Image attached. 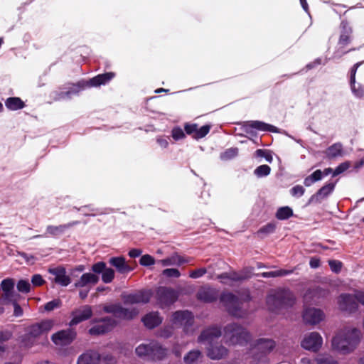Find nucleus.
<instances>
[{"label": "nucleus", "mask_w": 364, "mask_h": 364, "mask_svg": "<svg viewBox=\"0 0 364 364\" xmlns=\"http://www.w3.org/2000/svg\"><path fill=\"white\" fill-rule=\"evenodd\" d=\"M294 301L295 297L292 292L282 289L270 291L266 299L268 309L274 312L292 306Z\"/></svg>", "instance_id": "nucleus-4"}, {"label": "nucleus", "mask_w": 364, "mask_h": 364, "mask_svg": "<svg viewBox=\"0 0 364 364\" xmlns=\"http://www.w3.org/2000/svg\"><path fill=\"white\" fill-rule=\"evenodd\" d=\"M339 309L342 311L352 312L357 309L358 302L355 295L341 294L338 299Z\"/></svg>", "instance_id": "nucleus-17"}, {"label": "nucleus", "mask_w": 364, "mask_h": 364, "mask_svg": "<svg viewBox=\"0 0 364 364\" xmlns=\"http://www.w3.org/2000/svg\"><path fill=\"white\" fill-rule=\"evenodd\" d=\"M220 301L231 315L237 318H242L246 315L247 311L242 309L241 301L232 293H223L220 296Z\"/></svg>", "instance_id": "nucleus-7"}, {"label": "nucleus", "mask_w": 364, "mask_h": 364, "mask_svg": "<svg viewBox=\"0 0 364 364\" xmlns=\"http://www.w3.org/2000/svg\"><path fill=\"white\" fill-rule=\"evenodd\" d=\"M341 33L340 36V38L338 41V48L333 53V58H340L343 56V55L348 53L350 50H354L355 49H350L348 50H344L343 48L346 46L350 43V35L352 33V29L348 26V23L345 21L341 22Z\"/></svg>", "instance_id": "nucleus-8"}, {"label": "nucleus", "mask_w": 364, "mask_h": 364, "mask_svg": "<svg viewBox=\"0 0 364 364\" xmlns=\"http://www.w3.org/2000/svg\"><path fill=\"white\" fill-rule=\"evenodd\" d=\"M357 302H360L363 305H364V291H357L355 294Z\"/></svg>", "instance_id": "nucleus-64"}, {"label": "nucleus", "mask_w": 364, "mask_h": 364, "mask_svg": "<svg viewBox=\"0 0 364 364\" xmlns=\"http://www.w3.org/2000/svg\"><path fill=\"white\" fill-rule=\"evenodd\" d=\"M171 136L175 140H180L185 137L183 130L180 127H175L172 129Z\"/></svg>", "instance_id": "nucleus-51"}, {"label": "nucleus", "mask_w": 364, "mask_h": 364, "mask_svg": "<svg viewBox=\"0 0 364 364\" xmlns=\"http://www.w3.org/2000/svg\"><path fill=\"white\" fill-rule=\"evenodd\" d=\"M326 155L329 159L336 158L343 155V146L340 143H336L326 150Z\"/></svg>", "instance_id": "nucleus-35"}, {"label": "nucleus", "mask_w": 364, "mask_h": 364, "mask_svg": "<svg viewBox=\"0 0 364 364\" xmlns=\"http://www.w3.org/2000/svg\"><path fill=\"white\" fill-rule=\"evenodd\" d=\"M328 264L331 267V269L336 273H338L341 270L342 263L338 260H329Z\"/></svg>", "instance_id": "nucleus-54"}, {"label": "nucleus", "mask_w": 364, "mask_h": 364, "mask_svg": "<svg viewBox=\"0 0 364 364\" xmlns=\"http://www.w3.org/2000/svg\"><path fill=\"white\" fill-rule=\"evenodd\" d=\"M115 324V321L111 318H105L99 323L89 330L91 335H100L109 331Z\"/></svg>", "instance_id": "nucleus-23"}, {"label": "nucleus", "mask_w": 364, "mask_h": 364, "mask_svg": "<svg viewBox=\"0 0 364 364\" xmlns=\"http://www.w3.org/2000/svg\"><path fill=\"white\" fill-rule=\"evenodd\" d=\"M315 182L320 181L323 178V173L321 170L315 171L312 174L310 175Z\"/></svg>", "instance_id": "nucleus-63"}, {"label": "nucleus", "mask_w": 364, "mask_h": 364, "mask_svg": "<svg viewBox=\"0 0 364 364\" xmlns=\"http://www.w3.org/2000/svg\"><path fill=\"white\" fill-rule=\"evenodd\" d=\"M224 338L229 345H246L251 338L250 333L236 323L227 325L224 328Z\"/></svg>", "instance_id": "nucleus-6"}, {"label": "nucleus", "mask_w": 364, "mask_h": 364, "mask_svg": "<svg viewBox=\"0 0 364 364\" xmlns=\"http://www.w3.org/2000/svg\"><path fill=\"white\" fill-rule=\"evenodd\" d=\"M78 224L77 221H73L67 224L60 225H48L46 228V234L51 236H58L65 232L68 229Z\"/></svg>", "instance_id": "nucleus-31"}, {"label": "nucleus", "mask_w": 364, "mask_h": 364, "mask_svg": "<svg viewBox=\"0 0 364 364\" xmlns=\"http://www.w3.org/2000/svg\"><path fill=\"white\" fill-rule=\"evenodd\" d=\"M142 322L148 328H154L161 323L163 318L158 312H150L142 318Z\"/></svg>", "instance_id": "nucleus-28"}, {"label": "nucleus", "mask_w": 364, "mask_h": 364, "mask_svg": "<svg viewBox=\"0 0 364 364\" xmlns=\"http://www.w3.org/2000/svg\"><path fill=\"white\" fill-rule=\"evenodd\" d=\"M323 345V338L318 332H311L304 335L301 346L307 350L317 352Z\"/></svg>", "instance_id": "nucleus-11"}, {"label": "nucleus", "mask_w": 364, "mask_h": 364, "mask_svg": "<svg viewBox=\"0 0 364 364\" xmlns=\"http://www.w3.org/2000/svg\"><path fill=\"white\" fill-rule=\"evenodd\" d=\"M99 281V277L93 273H85L75 283V287L77 288L87 287L90 289L92 286L96 284Z\"/></svg>", "instance_id": "nucleus-24"}, {"label": "nucleus", "mask_w": 364, "mask_h": 364, "mask_svg": "<svg viewBox=\"0 0 364 364\" xmlns=\"http://www.w3.org/2000/svg\"><path fill=\"white\" fill-rule=\"evenodd\" d=\"M156 296L162 307L174 303L178 298L177 294L174 290L166 287L159 288Z\"/></svg>", "instance_id": "nucleus-13"}, {"label": "nucleus", "mask_w": 364, "mask_h": 364, "mask_svg": "<svg viewBox=\"0 0 364 364\" xmlns=\"http://www.w3.org/2000/svg\"><path fill=\"white\" fill-rule=\"evenodd\" d=\"M156 142L163 149H166L168 146V137L159 136L156 139Z\"/></svg>", "instance_id": "nucleus-61"}, {"label": "nucleus", "mask_w": 364, "mask_h": 364, "mask_svg": "<svg viewBox=\"0 0 364 364\" xmlns=\"http://www.w3.org/2000/svg\"><path fill=\"white\" fill-rule=\"evenodd\" d=\"M136 354L147 360H160L167 354V349L163 348L156 341L141 343L135 349Z\"/></svg>", "instance_id": "nucleus-5"}, {"label": "nucleus", "mask_w": 364, "mask_h": 364, "mask_svg": "<svg viewBox=\"0 0 364 364\" xmlns=\"http://www.w3.org/2000/svg\"><path fill=\"white\" fill-rule=\"evenodd\" d=\"M207 272L205 268H199L190 272L189 277L193 279H198L203 277Z\"/></svg>", "instance_id": "nucleus-55"}, {"label": "nucleus", "mask_w": 364, "mask_h": 364, "mask_svg": "<svg viewBox=\"0 0 364 364\" xmlns=\"http://www.w3.org/2000/svg\"><path fill=\"white\" fill-rule=\"evenodd\" d=\"M255 156L257 157H264L267 161L271 163L273 160V157L268 150H264V149H257L255 151Z\"/></svg>", "instance_id": "nucleus-46"}, {"label": "nucleus", "mask_w": 364, "mask_h": 364, "mask_svg": "<svg viewBox=\"0 0 364 364\" xmlns=\"http://www.w3.org/2000/svg\"><path fill=\"white\" fill-rule=\"evenodd\" d=\"M221 336V330L218 326H212L204 330L198 338V342H207L209 344Z\"/></svg>", "instance_id": "nucleus-21"}, {"label": "nucleus", "mask_w": 364, "mask_h": 364, "mask_svg": "<svg viewBox=\"0 0 364 364\" xmlns=\"http://www.w3.org/2000/svg\"><path fill=\"white\" fill-rule=\"evenodd\" d=\"M11 304L14 306V315L16 317H20L23 315V311L22 308L20 306V305L17 303L16 299H15L13 302Z\"/></svg>", "instance_id": "nucleus-58"}, {"label": "nucleus", "mask_w": 364, "mask_h": 364, "mask_svg": "<svg viewBox=\"0 0 364 364\" xmlns=\"http://www.w3.org/2000/svg\"><path fill=\"white\" fill-rule=\"evenodd\" d=\"M109 263L114 267L117 271L121 274H124L132 271V268L127 264L125 259L122 257H111Z\"/></svg>", "instance_id": "nucleus-29"}, {"label": "nucleus", "mask_w": 364, "mask_h": 364, "mask_svg": "<svg viewBox=\"0 0 364 364\" xmlns=\"http://www.w3.org/2000/svg\"><path fill=\"white\" fill-rule=\"evenodd\" d=\"M293 215L291 208L288 206L282 207L278 209L276 217L279 220H286L289 218Z\"/></svg>", "instance_id": "nucleus-39"}, {"label": "nucleus", "mask_w": 364, "mask_h": 364, "mask_svg": "<svg viewBox=\"0 0 364 364\" xmlns=\"http://www.w3.org/2000/svg\"><path fill=\"white\" fill-rule=\"evenodd\" d=\"M183 360L186 364H200L202 362V355L198 350H191L184 356Z\"/></svg>", "instance_id": "nucleus-34"}, {"label": "nucleus", "mask_w": 364, "mask_h": 364, "mask_svg": "<svg viewBox=\"0 0 364 364\" xmlns=\"http://www.w3.org/2000/svg\"><path fill=\"white\" fill-rule=\"evenodd\" d=\"M208 356L212 360H219L223 358L228 353V350L222 346H212L207 348Z\"/></svg>", "instance_id": "nucleus-32"}, {"label": "nucleus", "mask_w": 364, "mask_h": 364, "mask_svg": "<svg viewBox=\"0 0 364 364\" xmlns=\"http://www.w3.org/2000/svg\"><path fill=\"white\" fill-rule=\"evenodd\" d=\"M323 312L316 308H306L303 313L304 321L307 324L316 325L323 320Z\"/></svg>", "instance_id": "nucleus-16"}, {"label": "nucleus", "mask_w": 364, "mask_h": 364, "mask_svg": "<svg viewBox=\"0 0 364 364\" xmlns=\"http://www.w3.org/2000/svg\"><path fill=\"white\" fill-rule=\"evenodd\" d=\"M164 276L167 277H176L178 278L181 276L180 272L177 269H166L162 272Z\"/></svg>", "instance_id": "nucleus-52"}, {"label": "nucleus", "mask_w": 364, "mask_h": 364, "mask_svg": "<svg viewBox=\"0 0 364 364\" xmlns=\"http://www.w3.org/2000/svg\"><path fill=\"white\" fill-rule=\"evenodd\" d=\"M61 305V301L59 299H54L46 303L44 306V309L47 311H51L56 308L60 307Z\"/></svg>", "instance_id": "nucleus-50"}, {"label": "nucleus", "mask_w": 364, "mask_h": 364, "mask_svg": "<svg viewBox=\"0 0 364 364\" xmlns=\"http://www.w3.org/2000/svg\"><path fill=\"white\" fill-rule=\"evenodd\" d=\"M6 107L10 110H18L24 107V102L19 97H9L5 102Z\"/></svg>", "instance_id": "nucleus-36"}, {"label": "nucleus", "mask_w": 364, "mask_h": 364, "mask_svg": "<svg viewBox=\"0 0 364 364\" xmlns=\"http://www.w3.org/2000/svg\"><path fill=\"white\" fill-rule=\"evenodd\" d=\"M92 315L91 306L85 305L72 312V319L69 323L70 326L78 324L79 323L87 320Z\"/></svg>", "instance_id": "nucleus-15"}, {"label": "nucleus", "mask_w": 364, "mask_h": 364, "mask_svg": "<svg viewBox=\"0 0 364 364\" xmlns=\"http://www.w3.org/2000/svg\"><path fill=\"white\" fill-rule=\"evenodd\" d=\"M48 272L55 276L54 282L63 287H67L71 282L69 276L66 274L65 268L62 267L50 268Z\"/></svg>", "instance_id": "nucleus-20"}, {"label": "nucleus", "mask_w": 364, "mask_h": 364, "mask_svg": "<svg viewBox=\"0 0 364 364\" xmlns=\"http://www.w3.org/2000/svg\"><path fill=\"white\" fill-rule=\"evenodd\" d=\"M14 281L7 278L1 281L0 284V304L6 305L16 299Z\"/></svg>", "instance_id": "nucleus-9"}, {"label": "nucleus", "mask_w": 364, "mask_h": 364, "mask_svg": "<svg viewBox=\"0 0 364 364\" xmlns=\"http://www.w3.org/2000/svg\"><path fill=\"white\" fill-rule=\"evenodd\" d=\"M31 282L33 286L39 287L45 283V280L43 279L41 274H34L31 278Z\"/></svg>", "instance_id": "nucleus-57"}, {"label": "nucleus", "mask_w": 364, "mask_h": 364, "mask_svg": "<svg viewBox=\"0 0 364 364\" xmlns=\"http://www.w3.org/2000/svg\"><path fill=\"white\" fill-rule=\"evenodd\" d=\"M292 270L279 269L276 271L263 272L261 274V276L264 278L282 277L290 274L291 273H292Z\"/></svg>", "instance_id": "nucleus-40"}, {"label": "nucleus", "mask_w": 364, "mask_h": 364, "mask_svg": "<svg viewBox=\"0 0 364 364\" xmlns=\"http://www.w3.org/2000/svg\"><path fill=\"white\" fill-rule=\"evenodd\" d=\"M115 76V73L112 72L100 74L87 81L88 87H98L109 82Z\"/></svg>", "instance_id": "nucleus-27"}, {"label": "nucleus", "mask_w": 364, "mask_h": 364, "mask_svg": "<svg viewBox=\"0 0 364 364\" xmlns=\"http://www.w3.org/2000/svg\"><path fill=\"white\" fill-rule=\"evenodd\" d=\"M103 310L106 313L112 314L115 317L122 319H132L139 313L135 308H123L120 304L105 305Z\"/></svg>", "instance_id": "nucleus-10"}, {"label": "nucleus", "mask_w": 364, "mask_h": 364, "mask_svg": "<svg viewBox=\"0 0 364 364\" xmlns=\"http://www.w3.org/2000/svg\"><path fill=\"white\" fill-rule=\"evenodd\" d=\"M276 229V225L274 223H270L267 224L266 225L262 227L258 231L257 235L264 237L267 235L272 234L274 232Z\"/></svg>", "instance_id": "nucleus-41"}, {"label": "nucleus", "mask_w": 364, "mask_h": 364, "mask_svg": "<svg viewBox=\"0 0 364 364\" xmlns=\"http://www.w3.org/2000/svg\"><path fill=\"white\" fill-rule=\"evenodd\" d=\"M243 127L245 131L247 133L251 132L250 129H255L264 132H279L278 128H277L276 127L261 121L246 122Z\"/></svg>", "instance_id": "nucleus-19"}, {"label": "nucleus", "mask_w": 364, "mask_h": 364, "mask_svg": "<svg viewBox=\"0 0 364 364\" xmlns=\"http://www.w3.org/2000/svg\"><path fill=\"white\" fill-rule=\"evenodd\" d=\"M171 326L165 327L161 332V336L165 338L170 337L173 333V328H183L186 334L192 333L191 326L193 323V316L188 311H177L174 312L171 318Z\"/></svg>", "instance_id": "nucleus-3"}, {"label": "nucleus", "mask_w": 364, "mask_h": 364, "mask_svg": "<svg viewBox=\"0 0 364 364\" xmlns=\"http://www.w3.org/2000/svg\"><path fill=\"white\" fill-rule=\"evenodd\" d=\"M237 154L238 149L237 148H230L221 153L220 158L221 160L227 161L233 159Z\"/></svg>", "instance_id": "nucleus-42"}, {"label": "nucleus", "mask_w": 364, "mask_h": 364, "mask_svg": "<svg viewBox=\"0 0 364 364\" xmlns=\"http://www.w3.org/2000/svg\"><path fill=\"white\" fill-rule=\"evenodd\" d=\"M12 336V333L10 331H1L0 332V342L4 343V341L9 340Z\"/></svg>", "instance_id": "nucleus-62"}, {"label": "nucleus", "mask_w": 364, "mask_h": 364, "mask_svg": "<svg viewBox=\"0 0 364 364\" xmlns=\"http://www.w3.org/2000/svg\"><path fill=\"white\" fill-rule=\"evenodd\" d=\"M55 321L53 319H45L29 326L26 333L22 338V343L26 348H31L41 343V339L53 328Z\"/></svg>", "instance_id": "nucleus-2"}, {"label": "nucleus", "mask_w": 364, "mask_h": 364, "mask_svg": "<svg viewBox=\"0 0 364 364\" xmlns=\"http://www.w3.org/2000/svg\"><path fill=\"white\" fill-rule=\"evenodd\" d=\"M290 192H291V196H293L294 197H301L304 195V193L305 192V189L304 188L303 186L297 185V186H294L290 190Z\"/></svg>", "instance_id": "nucleus-53"}, {"label": "nucleus", "mask_w": 364, "mask_h": 364, "mask_svg": "<svg viewBox=\"0 0 364 364\" xmlns=\"http://www.w3.org/2000/svg\"><path fill=\"white\" fill-rule=\"evenodd\" d=\"M65 92V91H55L52 93V97L54 100L68 99Z\"/></svg>", "instance_id": "nucleus-59"}, {"label": "nucleus", "mask_w": 364, "mask_h": 364, "mask_svg": "<svg viewBox=\"0 0 364 364\" xmlns=\"http://www.w3.org/2000/svg\"><path fill=\"white\" fill-rule=\"evenodd\" d=\"M92 270L96 274H102V280L104 283H111L114 278V271L112 268L107 267L103 262L94 264Z\"/></svg>", "instance_id": "nucleus-18"}, {"label": "nucleus", "mask_w": 364, "mask_h": 364, "mask_svg": "<svg viewBox=\"0 0 364 364\" xmlns=\"http://www.w3.org/2000/svg\"><path fill=\"white\" fill-rule=\"evenodd\" d=\"M150 298V293L147 291H139L122 296L125 304H146Z\"/></svg>", "instance_id": "nucleus-14"}, {"label": "nucleus", "mask_w": 364, "mask_h": 364, "mask_svg": "<svg viewBox=\"0 0 364 364\" xmlns=\"http://www.w3.org/2000/svg\"><path fill=\"white\" fill-rule=\"evenodd\" d=\"M88 87L87 81H80L78 82L75 85H73L71 87L69 88L68 90L65 91V95H66L68 98H71L73 95H77L80 90L85 89Z\"/></svg>", "instance_id": "nucleus-37"}, {"label": "nucleus", "mask_w": 364, "mask_h": 364, "mask_svg": "<svg viewBox=\"0 0 364 364\" xmlns=\"http://www.w3.org/2000/svg\"><path fill=\"white\" fill-rule=\"evenodd\" d=\"M350 88L353 95L358 98H362L364 96V88L360 84H356L355 81L354 82H350Z\"/></svg>", "instance_id": "nucleus-43"}, {"label": "nucleus", "mask_w": 364, "mask_h": 364, "mask_svg": "<svg viewBox=\"0 0 364 364\" xmlns=\"http://www.w3.org/2000/svg\"><path fill=\"white\" fill-rule=\"evenodd\" d=\"M361 341V332L355 327L346 326L338 330L332 338V349L341 355L353 353Z\"/></svg>", "instance_id": "nucleus-1"}, {"label": "nucleus", "mask_w": 364, "mask_h": 364, "mask_svg": "<svg viewBox=\"0 0 364 364\" xmlns=\"http://www.w3.org/2000/svg\"><path fill=\"white\" fill-rule=\"evenodd\" d=\"M197 297L204 302H212L218 297V292L215 289L210 287H202L199 289Z\"/></svg>", "instance_id": "nucleus-30"}, {"label": "nucleus", "mask_w": 364, "mask_h": 364, "mask_svg": "<svg viewBox=\"0 0 364 364\" xmlns=\"http://www.w3.org/2000/svg\"><path fill=\"white\" fill-rule=\"evenodd\" d=\"M75 337L76 332L69 328L53 333L51 340L56 346H65L70 344Z\"/></svg>", "instance_id": "nucleus-12"}, {"label": "nucleus", "mask_w": 364, "mask_h": 364, "mask_svg": "<svg viewBox=\"0 0 364 364\" xmlns=\"http://www.w3.org/2000/svg\"><path fill=\"white\" fill-rule=\"evenodd\" d=\"M350 166V164L348 161L343 162L338 166L336 169L333 171V176H336L345 171H346Z\"/></svg>", "instance_id": "nucleus-48"}, {"label": "nucleus", "mask_w": 364, "mask_h": 364, "mask_svg": "<svg viewBox=\"0 0 364 364\" xmlns=\"http://www.w3.org/2000/svg\"><path fill=\"white\" fill-rule=\"evenodd\" d=\"M16 287L18 291L27 294L30 291L31 286L28 280L21 279L18 282Z\"/></svg>", "instance_id": "nucleus-44"}, {"label": "nucleus", "mask_w": 364, "mask_h": 364, "mask_svg": "<svg viewBox=\"0 0 364 364\" xmlns=\"http://www.w3.org/2000/svg\"><path fill=\"white\" fill-rule=\"evenodd\" d=\"M178 255L173 254L167 258L157 261L156 263L161 264L163 267H167V266H178Z\"/></svg>", "instance_id": "nucleus-38"}, {"label": "nucleus", "mask_w": 364, "mask_h": 364, "mask_svg": "<svg viewBox=\"0 0 364 364\" xmlns=\"http://www.w3.org/2000/svg\"><path fill=\"white\" fill-rule=\"evenodd\" d=\"M334 187L335 184L333 183L323 186L316 194L310 198L309 203H320L333 192Z\"/></svg>", "instance_id": "nucleus-26"}, {"label": "nucleus", "mask_w": 364, "mask_h": 364, "mask_svg": "<svg viewBox=\"0 0 364 364\" xmlns=\"http://www.w3.org/2000/svg\"><path fill=\"white\" fill-rule=\"evenodd\" d=\"M210 127L208 125H204L200 127H198V130L196 131V134L193 135V137L196 139H200L204 137L210 131Z\"/></svg>", "instance_id": "nucleus-47"}, {"label": "nucleus", "mask_w": 364, "mask_h": 364, "mask_svg": "<svg viewBox=\"0 0 364 364\" xmlns=\"http://www.w3.org/2000/svg\"><path fill=\"white\" fill-rule=\"evenodd\" d=\"M185 130L188 134L195 135L198 130V125L196 124H186L185 126Z\"/></svg>", "instance_id": "nucleus-60"}, {"label": "nucleus", "mask_w": 364, "mask_h": 364, "mask_svg": "<svg viewBox=\"0 0 364 364\" xmlns=\"http://www.w3.org/2000/svg\"><path fill=\"white\" fill-rule=\"evenodd\" d=\"M270 171L271 168L268 165H261L255 168L254 173L257 177L261 178L268 176L270 173Z\"/></svg>", "instance_id": "nucleus-45"}, {"label": "nucleus", "mask_w": 364, "mask_h": 364, "mask_svg": "<svg viewBox=\"0 0 364 364\" xmlns=\"http://www.w3.org/2000/svg\"><path fill=\"white\" fill-rule=\"evenodd\" d=\"M139 263L142 266H150L155 264V259L149 255H144L140 258Z\"/></svg>", "instance_id": "nucleus-49"}, {"label": "nucleus", "mask_w": 364, "mask_h": 364, "mask_svg": "<svg viewBox=\"0 0 364 364\" xmlns=\"http://www.w3.org/2000/svg\"><path fill=\"white\" fill-rule=\"evenodd\" d=\"M274 347L275 342L273 340L269 338L257 339L254 344V348H256L263 353L269 352Z\"/></svg>", "instance_id": "nucleus-33"}, {"label": "nucleus", "mask_w": 364, "mask_h": 364, "mask_svg": "<svg viewBox=\"0 0 364 364\" xmlns=\"http://www.w3.org/2000/svg\"><path fill=\"white\" fill-rule=\"evenodd\" d=\"M316 361L317 364H339L338 361L329 356L319 358Z\"/></svg>", "instance_id": "nucleus-56"}, {"label": "nucleus", "mask_w": 364, "mask_h": 364, "mask_svg": "<svg viewBox=\"0 0 364 364\" xmlns=\"http://www.w3.org/2000/svg\"><path fill=\"white\" fill-rule=\"evenodd\" d=\"M100 354L95 350H87L81 354L77 360V364H100Z\"/></svg>", "instance_id": "nucleus-22"}, {"label": "nucleus", "mask_w": 364, "mask_h": 364, "mask_svg": "<svg viewBox=\"0 0 364 364\" xmlns=\"http://www.w3.org/2000/svg\"><path fill=\"white\" fill-rule=\"evenodd\" d=\"M247 278V276L245 274L234 271L223 273L217 276V279L225 284H230V282L242 281Z\"/></svg>", "instance_id": "nucleus-25"}]
</instances>
